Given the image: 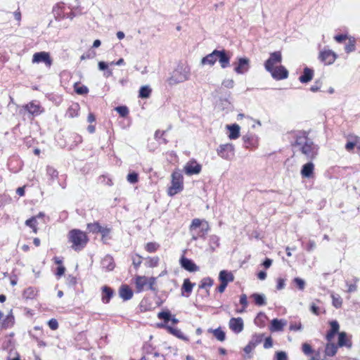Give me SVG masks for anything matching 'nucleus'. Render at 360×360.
<instances>
[{"instance_id": "nucleus-16", "label": "nucleus", "mask_w": 360, "mask_h": 360, "mask_svg": "<svg viewBox=\"0 0 360 360\" xmlns=\"http://www.w3.org/2000/svg\"><path fill=\"white\" fill-rule=\"evenodd\" d=\"M181 266L185 270L194 272L199 269V267L193 262V260L182 256L179 260Z\"/></svg>"}, {"instance_id": "nucleus-14", "label": "nucleus", "mask_w": 360, "mask_h": 360, "mask_svg": "<svg viewBox=\"0 0 360 360\" xmlns=\"http://www.w3.org/2000/svg\"><path fill=\"white\" fill-rule=\"evenodd\" d=\"M271 73V77L276 80H281L288 78V71L283 65L275 67L274 69H271V71H268Z\"/></svg>"}, {"instance_id": "nucleus-21", "label": "nucleus", "mask_w": 360, "mask_h": 360, "mask_svg": "<svg viewBox=\"0 0 360 360\" xmlns=\"http://www.w3.org/2000/svg\"><path fill=\"white\" fill-rule=\"evenodd\" d=\"M217 53L218 50H214L211 53L207 54L206 56L203 57L201 60V64L202 65H209L212 66L215 64L217 60Z\"/></svg>"}, {"instance_id": "nucleus-43", "label": "nucleus", "mask_w": 360, "mask_h": 360, "mask_svg": "<svg viewBox=\"0 0 360 360\" xmlns=\"http://www.w3.org/2000/svg\"><path fill=\"white\" fill-rule=\"evenodd\" d=\"M160 259L158 257H147L145 265L147 267L153 268L158 265Z\"/></svg>"}, {"instance_id": "nucleus-6", "label": "nucleus", "mask_w": 360, "mask_h": 360, "mask_svg": "<svg viewBox=\"0 0 360 360\" xmlns=\"http://www.w3.org/2000/svg\"><path fill=\"white\" fill-rule=\"evenodd\" d=\"M184 188L183 175L181 171H174L172 174V186L169 188L168 194L170 196L174 195Z\"/></svg>"}, {"instance_id": "nucleus-27", "label": "nucleus", "mask_w": 360, "mask_h": 360, "mask_svg": "<svg viewBox=\"0 0 360 360\" xmlns=\"http://www.w3.org/2000/svg\"><path fill=\"white\" fill-rule=\"evenodd\" d=\"M330 329L327 333V335H326V339L328 341H330L332 338H333L335 335L338 333L339 328H340L339 323L337 321H330Z\"/></svg>"}, {"instance_id": "nucleus-13", "label": "nucleus", "mask_w": 360, "mask_h": 360, "mask_svg": "<svg viewBox=\"0 0 360 360\" xmlns=\"http://www.w3.org/2000/svg\"><path fill=\"white\" fill-rule=\"evenodd\" d=\"M229 327L236 334H239L243 330L244 322L240 317H232L229 322Z\"/></svg>"}, {"instance_id": "nucleus-45", "label": "nucleus", "mask_w": 360, "mask_h": 360, "mask_svg": "<svg viewBox=\"0 0 360 360\" xmlns=\"http://www.w3.org/2000/svg\"><path fill=\"white\" fill-rule=\"evenodd\" d=\"M63 8V4H58L55 6L53 9V13L56 15V18H64L65 15L62 13V9Z\"/></svg>"}, {"instance_id": "nucleus-12", "label": "nucleus", "mask_w": 360, "mask_h": 360, "mask_svg": "<svg viewBox=\"0 0 360 360\" xmlns=\"http://www.w3.org/2000/svg\"><path fill=\"white\" fill-rule=\"evenodd\" d=\"M337 58L338 55L332 50L322 51L319 56V60L327 65L333 64Z\"/></svg>"}, {"instance_id": "nucleus-53", "label": "nucleus", "mask_w": 360, "mask_h": 360, "mask_svg": "<svg viewBox=\"0 0 360 360\" xmlns=\"http://www.w3.org/2000/svg\"><path fill=\"white\" fill-rule=\"evenodd\" d=\"M127 179L131 184H136L139 181L138 174L136 172L129 173L127 176Z\"/></svg>"}, {"instance_id": "nucleus-1", "label": "nucleus", "mask_w": 360, "mask_h": 360, "mask_svg": "<svg viewBox=\"0 0 360 360\" xmlns=\"http://www.w3.org/2000/svg\"><path fill=\"white\" fill-rule=\"evenodd\" d=\"M292 146L297 147L298 150L309 160L314 159L317 155V146L308 138L305 131H299L296 134Z\"/></svg>"}, {"instance_id": "nucleus-44", "label": "nucleus", "mask_w": 360, "mask_h": 360, "mask_svg": "<svg viewBox=\"0 0 360 360\" xmlns=\"http://www.w3.org/2000/svg\"><path fill=\"white\" fill-rule=\"evenodd\" d=\"M159 248L160 245L155 242H149L145 245V250L150 253L156 252Z\"/></svg>"}, {"instance_id": "nucleus-50", "label": "nucleus", "mask_w": 360, "mask_h": 360, "mask_svg": "<svg viewBox=\"0 0 360 360\" xmlns=\"http://www.w3.org/2000/svg\"><path fill=\"white\" fill-rule=\"evenodd\" d=\"M331 297L333 301V305L336 308L340 307L342 303V300L341 297L339 295L333 294L331 295Z\"/></svg>"}, {"instance_id": "nucleus-60", "label": "nucleus", "mask_w": 360, "mask_h": 360, "mask_svg": "<svg viewBox=\"0 0 360 360\" xmlns=\"http://www.w3.org/2000/svg\"><path fill=\"white\" fill-rule=\"evenodd\" d=\"M75 91L77 94L79 95H84L89 92V89L87 88V86L82 85L81 86L77 87L75 89Z\"/></svg>"}, {"instance_id": "nucleus-7", "label": "nucleus", "mask_w": 360, "mask_h": 360, "mask_svg": "<svg viewBox=\"0 0 360 360\" xmlns=\"http://www.w3.org/2000/svg\"><path fill=\"white\" fill-rule=\"evenodd\" d=\"M217 153L221 158L229 160L234 156V146L232 143L221 144Z\"/></svg>"}, {"instance_id": "nucleus-39", "label": "nucleus", "mask_w": 360, "mask_h": 360, "mask_svg": "<svg viewBox=\"0 0 360 360\" xmlns=\"http://www.w3.org/2000/svg\"><path fill=\"white\" fill-rule=\"evenodd\" d=\"M194 285L195 283H192L188 278L185 279L181 288L182 294L184 295L185 292L189 295L192 292Z\"/></svg>"}, {"instance_id": "nucleus-61", "label": "nucleus", "mask_w": 360, "mask_h": 360, "mask_svg": "<svg viewBox=\"0 0 360 360\" xmlns=\"http://www.w3.org/2000/svg\"><path fill=\"white\" fill-rule=\"evenodd\" d=\"M48 325L51 330H56L58 328V323L56 319H51L48 321Z\"/></svg>"}, {"instance_id": "nucleus-15", "label": "nucleus", "mask_w": 360, "mask_h": 360, "mask_svg": "<svg viewBox=\"0 0 360 360\" xmlns=\"http://www.w3.org/2000/svg\"><path fill=\"white\" fill-rule=\"evenodd\" d=\"M231 55L225 49L218 50L217 60L221 68H226L230 65Z\"/></svg>"}, {"instance_id": "nucleus-35", "label": "nucleus", "mask_w": 360, "mask_h": 360, "mask_svg": "<svg viewBox=\"0 0 360 360\" xmlns=\"http://www.w3.org/2000/svg\"><path fill=\"white\" fill-rule=\"evenodd\" d=\"M264 337V333H255L252 335L251 340L249 342L251 343V345L256 347L263 341Z\"/></svg>"}, {"instance_id": "nucleus-37", "label": "nucleus", "mask_w": 360, "mask_h": 360, "mask_svg": "<svg viewBox=\"0 0 360 360\" xmlns=\"http://www.w3.org/2000/svg\"><path fill=\"white\" fill-rule=\"evenodd\" d=\"M209 245L212 251L214 252L220 245L219 237H218L216 235L210 236L209 240Z\"/></svg>"}, {"instance_id": "nucleus-40", "label": "nucleus", "mask_w": 360, "mask_h": 360, "mask_svg": "<svg viewBox=\"0 0 360 360\" xmlns=\"http://www.w3.org/2000/svg\"><path fill=\"white\" fill-rule=\"evenodd\" d=\"M152 89L149 86H143L140 88L139 97L141 98H148L150 97Z\"/></svg>"}, {"instance_id": "nucleus-41", "label": "nucleus", "mask_w": 360, "mask_h": 360, "mask_svg": "<svg viewBox=\"0 0 360 360\" xmlns=\"http://www.w3.org/2000/svg\"><path fill=\"white\" fill-rule=\"evenodd\" d=\"M213 285V280L210 277H206L202 279L200 281V284L199 285V288L202 289H205L207 292H209L208 288H210Z\"/></svg>"}, {"instance_id": "nucleus-52", "label": "nucleus", "mask_w": 360, "mask_h": 360, "mask_svg": "<svg viewBox=\"0 0 360 360\" xmlns=\"http://www.w3.org/2000/svg\"><path fill=\"white\" fill-rule=\"evenodd\" d=\"M293 283L297 286V288L300 290H303L305 288V281L300 278H295L293 279Z\"/></svg>"}, {"instance_id": "nucleus-58", "label": "nucleus", "mask_w": 360, "mask_h": 360, "mask_svg": "<svg viewBox=\"0 0 360 360\" xmlns=\"http://www.w3.org/2000/svg\"><path fill=\"white\" fill-rule=\"evenodd\" d=\"M96 56V52L94 51H89L84 54H82L80 57V59L86 60V59H90L94 58Z\"/></svg>"}, {"instance_id": "nucleus-8", "label": "nucleus", "mask_w": 360, "mask_h": 360, "mask_svg": "<svg viewBox=\"0 0 360 360\" xmlns=\"http://www.w3.org/2000/svg\"><path fill=\"white\" fill-rule=\"evenodd\" d=\"M282 60V55L280 51H275L270 53V56L264 63L266 70L271 71V69H274V65L280 63Z\"/></svg>"}, {"instance_id": "nucleus-11", "label": "nucleus", "mask_w": 360, "mask_h": 360, "mask_svg": "<svg viewBox=\"0 0 360 360\" xmlns=\"http://www.w3.org/2000/svg\"><path fill=\"white\" fill-rule=\"evenodd\" d=\"M184 170L188 176L198 174L202 170V166L196 160H191L185 165Z\"/></svg>"}, {"instance_id": "nucleus-34", "label": "nucleus", "mask_w": 360, "mask_h": 360, "mask_svg": "<svg viewBox=\"0 0 360 360\" xmlns=\"http://www.w3.org/2000/svg\"><path fill=\"white\" fill-rule=\"evenodd\" d=\"M338 345L334 343H327L325 348V354L328 356H333L338 351Z\"/></svg>"}, {"instance_id": "nucleus-36", "label": "nucleus", "mask_w": 360, "mask_h": 360, "mask_svg": "<svg viewBox=\"0 0 360 360\" xmlns=\"http://www.w3.org/2000/svg\"><path fill=\"white\" fill-rule=\"evenodd\" d=\"M356 49V39L353 37H349L348 38V42L345 46V52L349 53L351 52L354 51Z\"/></svg>"}, {"instance_id": "nucleus-59", "label": "nucleus", "mask_w": 360, "mask_h": 360, "mask_svg": "<svg viewBox=\"0 0 360 360\" xmlns=\"http://www.w3.org/2000/svg\"><path fill=\"white\" fill-rule=\"evenodd\" d=\"M234 81L232 79H224L222 82V85L228 89H232L234 86Z\"/></svg>"}, {"instance_id": "nucleus-23", "label": "nucleus", "mask_w": 360, "mask_h": 360, "mask_svg": "<svg viewBox=\"0 0 360 360\" xmlns=\"http://www.w3.org/2000/svg\"><path fill=\"white\" fill-rule=\"evenodd\" d=\"M314 169V165L311 162L304 164L301 169V175L304 178H310L312 176Z\"/></svg>"}, {"instance_id": "nucleus-31", "label": "nucleus", "mask_w": 360, "mask_h": 360, "mask_svg": "<svg viewBox=\"0 0 360 360\" xmlns=\"http://www.w3.org/2000/svg\"><path fill=\"white\" fill-rule=\"evenodd\" d=\"M219 279L220 282L226 281V283L228 284L229 282H231L233 281L234 276L232 274V273L226 270H222L219 272Z\"/></svg>"}, {"instance_id": "nucleus-24", "label": "nucleus", "mask_w": 360, "mask_h": 360, "mask_svg": "<svg viewBox=\"0 0 360 360\" xmlns=\"http://www.w3.org/2000/svg\"><path fill=\"white\" fill-rule=\"evenodd\" d=\"M314 77V70L309 68H304L303 74L299 77V80L301 83L305 84L310 82Z\"/></svg>"}, {"instance_id": "nucleus-30", "label": "nucleus", "mask_w": 360, "mask_h": 360, "mask_svg": "<svg viewBox=\"0 0 360 360\" xmlns=\"http://www.w3.org/2000/svg\"><path fill=\"white\" fill-rule=\"evenodd\" d=\"M79 105L78 103H73L71 105L67 112H66V116L70 118H73L75 117H77L79 115Z\"/></svg>"}, {"instance_id": "nucleus-32", "label": "nucleus", "mask_w": 360, "mask_h": 360, "mask_svg": "<svg viewBox=\"0 0 360 360\" xmlns=\"http://www.w3.org/2000/svg\"><path fill=\"white\" fill-rule=\"evenodd\" d=\"M250 297L253 299L254 302L257 306H263L266 304V297L263 294L254 293Z\"/></svg>"}, {"instance_id": "nucleus-55", "label": "nucleus", "mask_w": 360, "mask_h": 360, "mask_svg": "<svg viewBox=\"0 0 360 360\" xmlns=\"http://www.w3.org/2000/svg\"><path fill=\"white\" fill-rule=\"evenodd\" d=\"M240 303L243 306V309L239 310L240 313L243 312L244 309L248 306V298L245 294H242L240 297Z\"/></svg>"}, {"instance_id": "nucleus-49", "label": "nucleus", "mask_w": 360, "mask_h": 360, "mask_svg": "<svg viewBox=\"0 0 360 360\" xmlns=\"http://www.w3.org/2000/svg\"><path fill=\"white\" fill-rule=\"evenodd\" d=\"M132 264L136 269H137L142 263L143 257L138 254L131 257Z\"/></svg>"}, {"instance_id": "nucleus-4", "label": "nucleus", "mask_w": 360, "mask_h": 360, "mask_svg": "<svg viewBox=\"0 0 360 360\" xmlns=\"http://www.w3.org/2000/svg\"><path fill=\"white\" fill-rule=\"evenodd\" d=\"M68 241L72 243L71 248L74 250L80 251L86 245L89 238L84 231L72 229L68 233Z\"/></svg>"}, {"instance_id": "nucleus-51", "label": "nucleus", "mask_w": 360, "mask_h": 360, "mask_svg": "<svg viewBox=\"0 0 360 360\" xmlns=\"http://www.w3.org/2000/svg\"><path fill=\"white\" fill-rule=\"evenodd\" d=\"M46 173L49 176H51V178L52 179L57 178L58 176V171L55 168H53V167H51V166H47Z\"/></svg>"}, {"instance_id": "nucleus-5", "label": "nucleus", "mask_w": 360, "mask_h": 360, "mask_svg": "<svg viewBox=\"0 0 360 360\" xmlns=\"http://www.w3.org/2000/svg\"><path fill=\"white\" fill-rule=\"evenodd\" d=\"M192 233V239L196 240L199 238H204L210 230L207 221L200 219H193L189 227Z\"/></svg>"}, {"instance_id": "nucleus-42", "label": "nucleus", "mask_w": 360, "mask_h": 360, "mask_svg": "<svg viewBox=\"0 0 360 360\" xmlns=\"http://www.w3.org/2000/svg\"><path fill=\"white\" fill-rule=\"evenodd\" d=\"M101 228L102 226L98 221L87 224V230L92 233H98Z\"/></svg>"}, {"instance_id": "nucleus-62", "label": "nucleus", "mask_w": 360, "mask_h": 360, "mask_svg": "<svg viewBox=\"0 0 360 360\" xmlns=\"http://www.w3.org/2000/svg\"><path fill=\"white\" fill-rule=\"evenodd\" d=\"M155 282H156V278L154 277H150V278H148L147 286H148V289H150L153 291H155V288H154V285L155 284Z\"/></svg>"}, {"instance_id": "nucleus-57", "label": "nucleus", "mask_w": 360, "mask_h": 360, "mask_svg": "<svg viewBox=\"0 0 360 360\" xmlns=\"http://www.w3.org/2000/svg\"><path fill=\"white\" fill-rule=\"evenodd\" d=\"M276 360H288L287 354L285 352H276L275 354Z\"/></svg>"}, {"instance_id": "nucleus-18", "label": "nucleus", "mask_w": 360, "mask_h": 360, "mask_svg": "<svg viewBox=\"0 0 360 360\" xmlns=\"http://www.w3.org/2000/svg\"><path fill=\"white\" fill-rule=\"evenodd\" d=\"M24 108L29 113L34 116L40 115L43 111L41 106L36 101L27 103Z\"/></svg>"}, {"instance_id": "nucleus-20", "label": "nucleus", "mask_w": 360, "mask_h": 360, "mask_svg": "<svg viewBox=\"0 0 360 360\" xmlns=\"http://www.w3.org/2000/svg\"><path fill=\"white\" fill-rule=\"evenodd\" d=\"M134 292L126 284L122 285L119 289V295L123 300H129L133 297Z\"/></svg>"}, {"instance_id": "nucleus-22", "label": "nucleus", "mask_w": 360, "mask_h": 360, "mask_svg": "<svg viewBox=\"0 0 360 360\" xmlns=\"http://www.w3.org/2000/svg\"><path fill=\"white\" fill-rule=\"evenodd\" d=\"M338 346L346 347L347 348H351L352 346V340L349 338L347 337V335L345 332H341L338 334Z\"/></svg>"}, {"instance_id": "nucleus-29", "label": "nucleus", "mask_w": 360, "mask_h": 360, "mask_svg": "<svg viewBox=\"0 0 360 360\" xmlns=\"http://www.w3.org/2000/svg\"><path fill=\"white\" fill-rule=\"evenodd\" d=\"M208 333H212L216 339L220 342H223L226 340V334L221 328H217L216 329L209 328Z\"/></svg>"}, {"instance_id": "nucleus-26", "label": "nucleus", "mask_w": 360, "mask_h": 360, "mask_svg": "<svg viewBox=\"0 0 360 360\" xmlns=\"http://www.w3.org/2000/svg\"><path fill=\"white\" fill-rule=\"evenodd\" d=\"M227 129L229 130V138L230 139H236L240 136V127L237 124L227 125Z\"/></svg>"}, {"instance_id": "nucleus-2", "label": "nucleus", "mask_w": 360, "mask_h": 360, "mask_svg": "<svg viewBox=\"0 0 360 360\" xmlns=\"http://www.w3.org/2000/svg\"><path fill=\"white\" fill-rule=\"evenodd\" d=\"M159 317L162 319L160 322L155 323L157 328H166L167 330L174 336L186 342L189 340L188 338L185 336L179 329L174 327V325H176L179 321L177 319L175 318V316Z\"/></svg>"}, {"instance_id": "nucleus-54", "label": "nucleus", "mask_w": 360, "mask_h": 360, "mask_svg": "<svg viewBox=\"0 0 360 360\" xmlns=\"http://www.w3.org/2000/svg\"><path fill=\"white\" fill-rule=\"evenodd\" d=\"M111 232V229L107 227V226H102L101 231L99 232L102 236V240L104 241L105 238H108V235Z\"/></svg>"}, {"instance_id": "nucleus-17", "label": "nucleus", "mask_w": 360, "mask_h": 360, "mask_svg": "<svg viewBox=\"0 0 360 360\" xmlns=\"http://www.w3.org/2000/svg\"><path fill=\"white\" fill-rule=\"evenodd\" d=\"M101 267L105 271H111L115 267V263L113 257L110 255H105L101 262Z\"/></svg>"}, {"instance_id": "nucleus-3", "label": "nucleus", "mask_w": 360, "mask_h": 360, "mask_svg": "<svg viewBox=\"0 0 360 360\" xmlns=\"http://www.w3.org/2000/svg\"><path fill=\"white\" fill-rule=\"evenodd\" d=\"M191 76V68L188 65L179 64L173 70L171 76L167 79V83L172 86L189 79Z\"/></svg>"}, {"instance_id": "nucleus-9", "label": "nucleus", "mask_w": 360, "mask_h": 360, "mask_svg": "<svg viewBox=\"0 0 360 360\" xmlns=\"http://www.w3.org/2000/svg\"><path fill=\"white\" fill-rule=\"evenodd\" d=\"M235 65L234 71L237 74L243 75L246 73L250 68V60L248 58H238V62L233 64Z\"/></svg>"}, {"instance_id": "nucleus-33", "label": "nucleus", "mask_w": 360, "mask_h": 360, "mask_svg": "<svg viewBox=\"0 0 360 360\" xmlns=\"http://www.w3.org/2000/svg\"><path fill=\"white\" fill-rule=\"evenodd\" d=\"M310 311L316 315L323 313L322 303L319 300L311 302L310 304Z\"/></svg>"}, {"instance_id": "nucleus-10", "label": "nucleus", "mask_w": 360, "mask_h": 360, "mask_svg": "<svg viewBox=\"0 0 360 360\" xmlns=\"http://www.w3.org/2000/svg\"><path fill=\"white\" fill-rule=\"evenodd\" d=\"M32 63H44L46 65V66L50 68L52 65V60L48 52L41 51L37 52L33 55Z\"/></svg>"}, {"instance_id": "nucleus-56", "label": "nucleus", "mask_w": 360, "mask_h": 360, "mask_svg": "<svg viewBox=\"0 0 360 360\" xmlns=\"http://www.w3.org/2000/svg\"><path fill=\"white\" fill-rule=\"evenodd\" d=\"M302 352L306 355H310V354H311L313 353V349H312L311 346L309 344L304 343L302 345Z\"/></svg>"}, {"instance_id": "nucleus-48", "label": "nucleus", "mask_w": 360, "mask_h": 360, "mask_svg": "<svg viewBox=\"0 0 360 360\" xmlns=\"http://www.w3.org/2000/svg\"><path fill=\"white\" fill-rule=\"evenodd\" d=\"M115 110L122 117H127L129 112V109L126 105L117 106L115 108Z\"/></svg>"}, {"instance_id": "nucleus-63", "label": "nucleus", "mask_w": 360, "mask_h": 360, "mask_svg": "<svg viewBox=\"0 0 360 360\" xmlns=\"http://www.w3.org/2000/svg\"><path fill=\"white\" fill-rule=\"evenodd\" d=\"M356 143L355 142V139H352V141H348L347 143L345 144V149L347 151H351L354 149V148L356 146Z\"/></svg>"}, {"instance_id": "nucleus-19", "label": "nucleus", "mask_w": 360, "mask_h": 360, "mask_svg": "<svg viewBox=\"0 0 360 360\" xmlns=\"http://www.w3.org/2000/svg\"><path fill=\"white\" fill-rule=\"evenodd\" d=\"M114 295L115 290L110 286L103 285L101 288V300L103 303H109Z\"/></svg>"}, {"instance_id": "nucleus-25", "label": "nucleus", "mask_w": 360, "mask_h": 360, "mask_svg": "<svg viewBox=\"0 0 360 360\" xmlns=\"http://www.w3.org/2000/svg\"><path fill=\"white\" fill-rule=\"evenodd\" d=\"M15 323L14 316H0V328L7 329L13 326Z\"/></svg>"}, {"instance_id": "nucleus-38", "label": "nucleus", "mask_w": 360, "mask_h": 360, "mask_svg": "<svg viewBox=\"0 0 360 360\" xmlns=\"http://www.w3.org/2000/svg\"><path fill=\"white\" fill-rule=\"evenodd\" d=\"M284 323L282 322V320H278L277 319H274L271 321L270 330L271 331H280L282 330L284 326Z\"/></svg>"}, {"instance_id": "nucleus-46", "label": "nucleus", "mask_w": 360, "mask_h": 360, "mask_svg": "<svg viewBox=\"0 0 360 360\" xmlns=\"http://www.w3.org/2000/svg\"><path fill=\"white\" fill-rule=\"evenodd\" d=\"M267 320V316H255L254 323L257 326L263 328L265 326Z\"/></svg>"}, {"instance_id": "nucleus-28", "label": "nucleus", "mask_w": 360, "mask_h": 360, "mask_svg": "<svg viewBox=\"0 0 360 360\" xmlns=\"http://www.w3.org/2000/svg\"><path fill=\"white\" fill-rule=\"evenodd\" d=\"M148 278L144 276H138L135 279L136 288L138 292L143 290L145 286H147Z\"/></svg>"}, {"instance_id": "nucleus-47", "label": "nucleus", "mask_w": 360, "mask_h": 360, "mask_svg": "<svg viewBox=\"0 0 360 360\" xmlns=\"http://www.w3.org/2000/svg\"><path fill=\"white\" fill-rule=\"evenodd\" d=\"M37 224V219L35 217H32L25 221V225L32 228L33 231L36 233L37 232V229L36 227Z\"/></svg>"}, {"instance_id": "nucleus-64", "label": "nucleus", "mask_w": 360, "mask_h": 360, "mask_svg": "<svg viewBox=\"0 0 360 360\" xmlns=\"http://www.w3.org/2000/svg\"><path fill=\"white\" fill-rule=\"evenodd\" d=\"M285 279L282 278H278L277 279V285H276V289L278 290H281L285 288Z\"/></svg>"}]
</instances>
